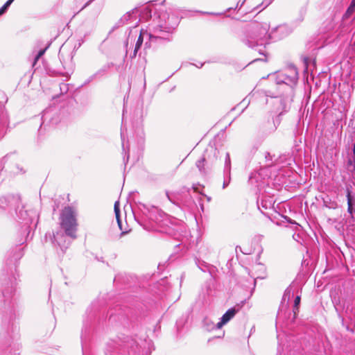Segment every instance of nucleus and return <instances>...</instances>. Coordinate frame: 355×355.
Returning <instances> with one entry per match:
<instances>
[{
    "instance_id": "9d476101",
    "label": "nucleus",
    "mask_w": 355,
    "mask_h": 355,
    "mask_svg": "<svg viewBox=\"0 0 355 355\" xmlns=\"http://www.w3.org/2000/svg\"><path fill=\"white\" fill-rule=\"evenodd\" d=\"M166 194L168 199L173 204L179 205L180 203H183L185 201L184 197L180 195L179 192L174 193L166 192Z\"/></svg>"
},
{
    "instance_id": "1a4fd4ad",
    "label": "nucleus",
    "mask_w": 355,
    "mask_h": 355,
    "mask_svg": "<svg viewBox=\"0 0 355 355\" xmlns=\"http://www.w3.org/2000/svg\"><path fill=\"white\" fill-rule=\"evenodd\" d=\"M206 158L202 157V159L196 162V166L198 168L202 175L206 176L209 174L211 169L209 167H205Z\"/></svg>"
},
{
    "instance_id": "bb28decb",
    "label": "nucleus",
    "mask_w": 355,
    "mask_h": 355,
    "mask_svg": "<svg viewBox=\"0 0 355 355\" xmlns=\"http://www.w3.org/2000/svg\"><path fill=\"white\" fill-rule=\"evenodd\" d=\"M230 176L229 175L228 180H225L223 182V189H225L230 184Z\"/></svg>"
},
{
    "instance_id": "7ed1b4c3",
    "label": "nucleus",
    "mask_w": 355,
    "mask_h": 355,
    "mask_svg": "<svg viewBox=\"0 0 355 355\" xmlns=\"http://www.w3.org/2000/svg\"><path fill=\"white\" fill-rule=\"evenodd\" d=\"M163 32V31L162 29L159 30V33L160 34H158V35H153V34H151V33H148L147 31H141L140 32V35L137 40V42L135 44V50H134V52L132 53V55H130V57L132 58H135L136 55H137V51L138 50L141 48L142 44H143V41H144V34H146L149 36V39L153 41L154 40H157V39H166V40H169L168 37H165L164 36L162 35V33Z\"/></svg>"
},
{
    "instance_id": "6e6552de",
    "label": "nucleus",
    "mask_w": 355,
    "mask_h": 355,
    "mask_svg": "<svg viewBox=\"0 0 355 355\" xmlns=\"http://www.w3.org/2000/svg\"><path fill=\"white\" fill-rule=\"evenodd\" d=\"M113 67V63H107L105 64L101 69L97 71L94 74L91 76L86 81V83H89L92 81L97 76L104 75L111 67Z\"/></svg>"
},
{
    "instance_id": "aec40b11",
    "label": "nucleus",
    "mask_w": 355,
    "mask_h": 355,
    "mask_svg": "<svg viewBox=\"0 0 355 355\" xmlns=\"http://www.w3.org/2000/svg\"><path fill=\"white\" fill-rule=\"evenodd\" d=\"M279 123H280L279 119H277L276 121H274L272 125H271V127L270 128V132H274L276 130Z\"/></svg>"
},
{
    "instance_id": "a211bd4d",
    "label": "nucleus",
    "mask_w": 355,
    "mask_h": 355,
    "mask_svg": "<svg viewBox=\"0 0 355 355\" xmlns=\"http://www.w3.org/2000/svg\"><path fill=\"white\" fill-rule=\"evenodd\" d=\"M1 287H2V293L4 297H7V295H9L10 294L12 293V286L8 287V288H3V285H2Z\"/></svg>"
},
{
    "instance_id": "f3484780",
    "label": "nucleus",
    "mask_w": 355,
    "mask_h": 355,
    "mask_svg": "<svg viewBox=\"0 0 355 355\" xmlns=\"http://www.w3.org/2000/svg\"><path fill=\"white\" fill-rule=\"evenodd\" d=\"M49 45H50V44H49L47 45V46H46L45 49L40 50V51L37 53V55H36V56H35V62H36L39 60V58H40V57H42V56L44 54V53H45L46 50L49 48Z\"/></svg>"
},
{
    "instance_id": "0eeeda50",
    "label": "nucleus",
    "mask_w": 355,
    "mask_h": 355,
    "mask_svg": "<svg viewBox=\"0 0 355 355\" xmlns=\"http://www.w3.org/2000/svg\"><path fill=\"white\" fill-rule=\"evenodd\" d=\"M300 304V296L297 295L295 297V301H294V305H293V317L291 318H290L291 313H289V317L286 322V325L289 324L290 323H293L295 321V320L297 317V313L299 311Z\"/></svg>"
},
{
    "instance_id": "6ab92c4d",
    "label": "nucleus",
    "mask_w": 355,
    "mask_h": 355,
    "mask_svg": "<svg viewBox=\"0 0 355 355\" xmlns=\"http://www.w3.org/2000/svg\"><path fill=\"white\" fill-rule=\"evenodd\" d=\"M291 296H293V292L291 291V289L288 288L284 294L283 300H285L286 297L289 300Z\"/></svg>"
},
{
    "instance_id": "4468645a",
    "label": "nucleus",
    "mask_w": 355,
    "mask_h": 355,
    "mask_svg": "<svg viewBox=\"0 0 355 355\" xmlns=\"http://www.w3.org/2000/svg\"><path fill=\"white\" fill-rule=\"evenodd\" d=\"M347 205H348L347 211L349 213L352 214V211H353L352 202V199L349 191H347Z\"/></svg>"
},
{
    "instance_id": "423d86ee",
    "label": "nucleus",
    "mask_w": 355,
    "mask_h": 355,
    "mask_svg": "<svg viewBox=\"0 0 355 355\" xmlns=\"http://www.w3.org/2000/svg\"><path fill=\"white\" fill-rule=\"evenodd\" d=\"M235 309H228L225 313L222 316L221 320L216 324L218 329L221 328L224 324L227 323L236 314Z\"/></svg>"
},
{
    "instance_id": "20e7f679",
    "label": "nucleus",
    "mask_w": 355,
    "mask_h": 355,
    "mask_svg": "<svg viewBox=\"0 0 355 355\" xmlns=\"http://www.w3.org/2000/svg\"><path fill=\"white\" fill-rule=\"evenodd\" d=\"M51 239L52 242L53 243H56L62 251L67 249L70 244V241H66L65 236L62 233L57 232L55 234H54Z\"/></svg>"
},
{
    "instance_id": "c85d7f7f",
    "label": "nucleus",
    "mask_w": 355,
    "mask_h": 355,
    "mask_svg": "<svg viewBox=\"0 0 355 355\" xmlns=\"http://www.w3.org/2000/svg\"><path fill=\"white\" fill-rule=\"evenodd\" d=\"M182 193H185L186 192V193H189V189L184 187L182 189Z\"/></svg>"
},
{
    "instance_id": "b1692460",
    "label": "nucleus",
    "mask_w": 355,
    "mask_h": 355,
    "mask_svg": "<svg viewBox=\"0 0 355 355\" xmlns=\"http://www.w3.org/2000/svg\"><path fill=\"white\" fill-rule=\"evenodd\" d=\"M280 103L282 105V110H283V111L279 113V115H281L283 112H286L287 111V110H286L287 109V106H286V104L284 102V101H282L281 100Z\"/></svg>"
},
{
    "instance_id": "412c9836",
    "label": "nucleus",
    "mask_w": 355,
    "mask_h": 355,
    "mask_svg": "<svg viewBox=\"0 0 355 355\" xmlns=\"http://www.w3.org/2000/svg\"><path fill=\"white\" fill-rule=\"evenodd\" d=\"M285 314L286 313H285V312H284V311L283 309V307H282L280 309V310L279 311L278 313H277V320H281L282 319L286 318Z\"/></svg>"
},
{
    "instance_id": "7c9ffc66",
    "label": "nucleus",
    "mask_w": 355,
    "mask_h": 355,
    "mask_svg": "<svg viewBox=\"0 0 355 355\" xmlns=\"http://www.w3.org/2000/svg\"><path fill=\"white\" fill-rule=\"evenodd\" d=\"M258 51L259 52L260 54L266 55L265 51L261 48L258 49Z\"/></svg>"
},
{
    "instance_id": "72a5a7b5",
    "label": "nucleus",
    "mask_w": 355,
    "mask_h": 355,
    "mask_svg": "<svg viewBox=\"0 0 355 355\" xmlns=\"http://www.w3.org/2000/svg\"><path fill=\"white\" fill-rule=\"evenodd\" d=\"M307 60H308V58H305L304 59V62H305L306 64H307Z\"/></svg>"
},
{
    "instance_id": "f03ea898",
    "label": "nucleus",
    "mask_w": 355,
    "mask_h": 355,
    "mask_svg": "<svg viewBox=\"0 0 355 355\" xmlns=\"http://www.w3.org/2000/svg\"><path fill=\"white\" fill-rule=\"evenodd\" d=\"M77 213L70 207H64L60 215V226L67 236L72 239L76 238L78 229Z\"/></svg>"
},
{
    "instance_id": "2eb2a0df",
    "label": "nucleus",
    "mask_w": 355,
    "mask_h": 355,
    "mask_svg": "<svg viewBox=\"0 0 355 355\" xmlns=\"http://www.w3.org/2000/svg\"><path fill=\"white\" fill-rule=\"evenodd\" d=\"M14 0H8L5 4L0 8V15L3 14Z\"/></svg>"
},
{
    "instance_id": "dca6fc26",
    "label": "nucleus",
    "mask_w": 355,
    "mask_h": 355,
    "mask_svg": "<svg viewBox=\"0 0 355 355\" xmlns=\"http://www.w3.org/2000/svg\"><path fill=\"white\" fill-rule=\"evenodd\" d=\"M207 154H212L214 157L217 158L218 155V151L216 148H214L213 146L209 147L206 150Z\"/></svg>"
},
{
    "instance_id": "5701e85b",
    "label": "nucleus",
    "mask_w": 355,
    "mask_h": 355,
    "mask_svg": "<svg viewBox=\"0 0 355 355\" xmlns=\"http://www.w3.org/2000/svg\"><path fill=\"white\" fill-rule=\"evenodd\" d=\"M51 115V113L49 111H45L43 114V116H42V120H43V122H42V124L44 123L45 121H46L48 119V118Z\"/></svg>"
},
{
    "instance_id": "473e14b6",
    "label": "nucleus",
    "mask_w": 355,
    "mask_h": 355,
    "mask_svg": "<svg viewBox=\"0 0 355 355\" xmlns=\"http://www.w3.org/2000/svg\"><path fill=\"white\" fill-rule=\"evenodd\" d=\"M273 0H265L266 5L270 4Z\"/></svg>"
},
{
    "instance_id": "c9c22d12",
    "label": "nucleus",
    "mask_w": 355,
    "mask_h": 355,
    "mask_svg": "<svg viewBox=\"0 0 355 355\" xmlns=\"http://www.w3.org/2000/svg\"><path fill=\"white\" fill-rule=\"evenodd\" d=\"M349 163L350 164H352V160H349Z\"/></svg>"
},
{
    "instance_id": "cd10ccee",
    "label": "nucleus",
    "mask_w": 355,
    "mask_h": 355,
    "mask_svg": "<svg viewBox=\"0 0 355 355\" xmlns=\"http://www.w3.org/2000/svg\"><path fill=\"white\" fill-rule=\"evenodd\" d=\"M144 13L146 14L148 17H151V12L147 8L144 9Z\"/></svg>"
},
{
    "instance_id": "393cba45",
    "label": "nucleus",
    "mask_w": 355,
    "mask_h": 355,
    "mask_svg": "<svg viewBox=\"0 0 355 355\" xmlns=\"http://www.w3.org/2000/svg\"><path fill=\"white\" fill-rule=\"evenodd\" d=\"M94 0H89L87 3H85V5L77 12L78 13L80 11L83 10L84 8H85L87 6H88Z\"/></svg>"
},
{
    "instance_id": "f8f14e48",
    "label": "nucleus",
    "mask_w": 355,
    "mask_h": 355,
    "mask_svg": "<svg viewBox=\"0 0 355 355\" xmlns=\"http://www.w3.org/2000/svg\"><path fill=\"white\" fill-rule=\"evenodd\" d=\"M230 157L228 153H226V157L225 161V173L230 174Z\"/></svg>"
},
{
    "instance_id": "9b49d317",
    "label": "nucleus",
    "mask_w": 355,
    "mask_h": 355,
    "mask_svg": "<svg viewBox=\"0 0 355 355\" xmlns=\"http://www.w3.org/2000/svg\"><path fill=\"white\" fill-rule=\"evenodd\" d=\"M114 213H115V215H116V220H117L118 225L119 226V228L121 230V220H120L119 202V201H116L115 202L114 206Z\"/></svg>"
},
{
    "instance_id": "ddd939ff",
    "label": "nucleus",
    "mask_w": 355,
    "mask_h": 355,
    "mask_svg": "<svg viewBox=\"0 0 355 355\" xmlns=\"http://www.w3.org/2000/svg\"><path fill=\"white\" fill-rule=\"evenodd\" d=\"M204 325H205L206 329L208 331H211L214 329H218L216 327V324H214L212 322H211L210 320H209L207 318L205 319V320H204Z\"/></svg>"
},
{
    "instance_id": "f704fd0d",
    "label": "nucleus",
    "mask_w": 355,
    "mask_h": 355,
    "mask_svg": "<svg viewBox=\"0 0 355 355\" xmlns=\"http://www.w3.org/2000/svg\"><path fill=\"white\" fill-rule=\"evenodd\" d=\"M128 159H129V155L128 154V155H127V157H126V161H128Z\"/></svg>"
},
{
    "instance_id": "a878e982",
    "label": "nucleus",
    "mask_w": 355,
    "mask_h": 355,
    "mask_svg": "<svg viewBox=\"0 0 355 355\" xmlns=\"http://www.w3.org/2000/svg\"><path fill=\"white\" fill-rule=\"evenodd\" d=\"M265 157L267 161H272V156L270 155V153L268 152L266 153Z\"/></svg>"
},
{
    "instance_id": "f257e3e1",
    "label": "nucleus",
    "mask_w": 355,
    "mask_h": 355,
    "mask_svg": "<svg viewBox=\"0 0 355 355\" xmlns=\"http://www.w3.org/2000/svg\"><path fill=\"white\" fill-rule=\"evenodd\" d=\"M269 25L267 23L252 22L248 25L244 42L249 47H262L269 44Z\"/></svg>"
},
{
    "instance_id": "39448f33",
    "label": "nucleus",
    "mask_w": 355,
    "mask_h": 355,
    "mask_svg": "<svg viewBox=\"0 0 355 355\" xmlns=\"http://www.w3.org/2000/svg\"><path fill=\"white\" fill-rule=\"evenodd\" d=\"M297 80V72L296 69L291 70V74L286 73L282 74V79L279 80L286 85L295 84Z\"/></svg>"
},
{
    "instance_id": "c756f323",
    "label": "nucleus",
    "mask_w": 355,
    "mask_h": 355,
    "mask_svg": "<svg viewBox=\"0 0 355 355\" xmlns=\"http://www.w3.org/2000/svg\"><path fill=\"white\" fill-rule=\"evenodd\" d=\"M130 16H131V14L128 13V14H127L126 15H124V16H123V19H124V20H127V19H128V17H130Z\"/></svg>"
},
{
    "instance_id": "4be33fe9",
    "label": "nucleus",
    "mask_w": 355,
    "mask_h": 355,
    "mask_svg": "<svg viewBox=\"0 0 355 355\" xmlns=\"http://www.w3.org/2000/svg\"><path fill=\"white\" fill-rule=\"evenodd\" d=\"M354 8H355V0H352V2H351L350 6L347 8V10L346 13L347 14L352 13L354 11Z\"/></svg>"
},
{
    "instance_id": "2f4dec72",
    "label": "nucleus",
    "mask_w": 355,
    "mask_h": 355,
    "mask_svg": "<svg viewBox=\"0 0 355 355\" xmlns=\"http://www.w3.org/2000/svg\"><path fill=\"white\" fill-rule=\"evenodd\" d=\"M130 35H129L128 38V40H127V42H126V44H125V49H128V41H129V40H130ZM127 52H128V49H126V53H127Z\"/></svg>"
}]
</instances>
